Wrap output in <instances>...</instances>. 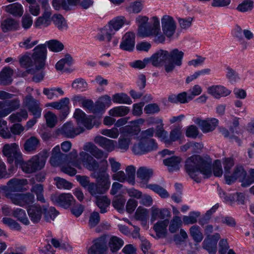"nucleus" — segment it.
<instances>
[{
  "label": "nucleus",
  "instance_id": "nucleus-1",
  "mask_svg": "<svg viewBox=\"0 0 254 254\" xmlns=\"http://www.w3.org/2000/svg\"><path fill=\"white\" fill-rule=\"evenodd\" d=\"M185 167L190 176L197 183L201 180L198 177L200 174L204 178L209 177L212 174L210 164L198 155L189 157L186 161Z\"/></svg>",
  "mask_w": 254,
  "mask_h": 254
},
{
  "label": "nucleus",
  "instance_id": "nucleus-2",
  "mask_svg": "<svg viewBox=\"0 0 254 254\" xmlns=\"http://www.w3.org/2000/svg\"><path fill=\"white\" fill-rule=\"evenodd\" d=\"M47 48L44 44L39 45L34 49V53L32 56V61L29 55H24L19 58L20 65L25 68H29L35 65L36 69L40 70L45 66V62L46 59Z\"/></svg>",
  "mask_w": 254,
  "mask_h": 254
},
{
  "label": "nucleus",
  "instance_id": "nucleus-3",
  "mask_svg": "<svg viewBox=\"0 0 254 254\" xmlns=\"http://www.w3.org/2000/svg\"><path fill=\"white\" fill-rule=\"evenodd\" d=\"M48 157L47 151L44 150L43 154L33 156L26 162H21L19 164L21 166L22 170L27 173H32L37 170L42 169L45 166L46 161Z\"/></svg>",
  "mask_w": 254,
  "mask_h": 254
},
{
  "label": "nucleus",
  "instance_id": "nucleus-4",
  "mask_svg": "<svg viewBox=\"0 0 254 254\" xmlns=\"http://www.w3.org/2000/svg\"><path fill=\"white\" fill-rule=\"evenodd\" d=\"M20 100L16 98L11 100L0 101V130L6 127L7 122L1 118L4 117L20 107Z\"/></svg>",
  "mask_w": 254,
  "mask_h": 254
},
{
  "label": "nucleus",
  "instance_id": "nucleus-5",
  "mask_svg": "<svg viewBox=\"0 0 254 254\" xmlns=\"http://www.w3.org/2000/svg\"><path fill=\"white\" fill-rule=\"evenodd\" d=\"M140 129L138 127H126L124 128V131L118 139V147L124 151H127L131 143L132 137L137 134Z\"/></svg>",
  "mask_w": 254,
  "mask_h": 254
},
{
  "label": "nucleus",
  "instance_id": "nucleus-6",
  "mask_svg": "<svg viewBox=\"0 0 254 254\" xmlns=\"http://www.w3.org/2000/svg\"><path fill=\"white\" fill-rule=\"evenodd\" d=\"M2 152L9 163H12L14 160L15 164L18 165L22 161V154L18 145L15 143L5 144L2 148Z\"/></svg>",
  "mask_w": 254,
  "mask_h": 254
},
{
  "label": "nucleus",
  "instance_id": "nucleus-7",
  "mask_svg": "<svg viewBox=\"0 0 254 254\" xmlns=\"http://www.w3.org/2000/svg\"><path fill=\"white\" fill-rule=\"evenodd\" d=\"M247 173L241 166H237L233 173L229 175H224L226 182L227 184L230 185L239 179L242 182V186L244 187L249 186L252 182L250 180L246 179Z\"/></svg>",
  "mask_w": 254,
  "mask_h": 254
},
{
  "label": "nucleus",
  "instance_id": "nucleus-8",
  "mask_svg": "<svg viewBox=\"0 0 254 254\" xmlns=\"http://www.w3.org/2000/svg\"><path fill=\"white\" fill-rule=\"evenodd\" d=\"M183 56L184 53L178 49H175L169 52V62L166 63L164 65L166 72H171L174 69L175 65L181 66Z\"/></svg>",
  "mask_w": 254,
  "mask_h": 254
},
{
  "label": "nucleus",
  "instance_id": "nucleus-9",
  "mask_svg": "<svg viewBox=\"0 0 254 254\" xmlns=\"http://www.w3.org/2000/svg\"><path fill=\"white\" fill-rule=\"evenodd\" d=\"M157 148V144L154 139H141L133 145L132 150L136 155H141L155 150Z\"/></svg>",
  "mask_w": 254,
  "mask_h": 254
},
{
  "label": "nucleus",
  "instance_id": "nucleus-10",
  "mask_svg": "<svg viewBox=\"0 0 254 254\" xmlns=\"http://www.w3.org/2000/svg\"><path fill=\"white\" fill-rule=\"evenodd\" d=\"M23 104L27 108L35 118H39L41 117L42 109L40 107V102L35 99L31 94L24 97L23 100Z\"/></svg>",
  "mask_w": 254,
  "mask_h": 254
},
{
  "label": "nucleus",
  "instance_id": "nucleus-11",
  "mask_svg": "<svg viewBox=\"0 0 254 254\" xmlns=\"http://www.w3.org/2000/svg\"><path fill=\"white\" fill-rule=\"evenodd\" d=\"M51 200L54 204L65 208L69 207L75 201L70 193L53 194L51 196Z\"/></svg>",
  "mask_w": 254,
  "mask_h": 254
},
{
  "label": "nucleus",
  "instance_id": "nucleus-12",
  "mask_svg": "<svg viewBox=\"0 0 254 254\" xmlns=\"http://www.w3.org/2000/svg\"><path fill=\"white\" fill-rule=\"evenodd\" d=\"M9 199L15 205L23 207L27 204L32 203L34 200V196L30 193H13Z\"/></svg>",
  "mask_w": 254,
  "mask_h": 254
},
{
  "label": "nucleus",
  "instance_id": "nucleus-13",
  "mask_svg": "<svg viewBox=\"0 0 254 254\" xmlns=\"http://www.w3.org/2000/svg\"><path fill=\"white\" fill-rule=\"evenodd\" d=\"M162 28L164 34L167 37H172L176 29L175 21L173 17L169 15H164L161 19Z\"/></svg>",
  "mask_w": 254,
  "mask_h": 254
},
{
  "label": "nucleus",
  "instance_id": "nucleus-14",
  "mask_svg": "<svg viewBox=\"0 0 254 254\" xmlns=\"http://www.w3.org/2000/svg\"><path fill=\"white\" fill-rule=\"evenodd\" d=\"M194 122L197 124L203 133L212 131L218 125V121L215 118L202 120L200 118L194 119Z\"/></svg>",
  "mask_w": 254,
  "mask_h": 254
},
{
  "label": "nucleus",
  "instance_id": "nucleus-15",
  "mask_svg": "<svg viewBox=\"0 0 254 254\" xmlns=\"http://www.w3.org/2000/svg\"><path fill=\"white\" fill-rule=\"evenodd\" d=\"M105 236H101L93 241V245L88 250V254H103L107 250Z\"/></svg>",
  "mask_w": 254,
  "mask_h": 254
},
{
  "label": "nucleus",
  "instance_id": "nucleus-16",
  "mask_svg": "<svg viewBox=\"0 0 254 254\" xmlns=\"http://www.w3.org/2000/svg\"><path fill=\"white\" fill-rule=\"evenodd\" d=\"M79 156L82 159V164L85 168L89 171H96L99 169L98 162L89 155L87 152L83 151L79 153Z\"/></svg>",
  "mask_w": 254,
  "mask_h": 254
},
{
  "label": "nucleus",
  "instance_id": "nucleus-17",
  "mask_svg": "<svg viewBox=\"0 0 254 254\" xmlns=\"http://www.w3.org/2000/svg\"><path fill=\"white\" fill-rule=\"evenodd\" d=\"M92 176L96 179V184L106 193L111 185L109 175L105 172H102L97 174L94 173Z\"/></svg>",
  "mask_w": 254,
  "mask_h": 254
},
{
  "label": "nucleus",
  "instance_id": "nucleus-18",
  "mask_svg": "<svg viewBox=\"0 0 254 254\" xmlns=\"http://www.w3.org/2000/svg\"><path fill=\"white\" fill-rule=\"evenodd\" d=\"M169 52L160 50L149 58L150 63L156 67L160 66L166 62L168 59Z\"/></svg>",
  "mask_w": 254,
  "mask_h": 254
},
{
  "label": "nucleus",
  "instance_id": "nucleus-19",
  "mask_svg": "<svg viewBox=\"0 0 254 254\" xmlns=\"http://www.w3.org/2000/svg\"><path fill=\"white\" fill-rule=\"evenodd\" d=\"M207 91L215 99L226 97L231 93V90L222 85H212L207 88Z\"/></svg>",
  "mask_w": 254,
  "mask_h": 254
},
{
  "label": "nucleus",
  "instance_id": "nucleus-20",
  "mask_svg": "<svg viewBox=\"0 0 254 254\" xmlns=\"http://www.w3.org/2000/svg\"><path fill=\"white\" fill-rule=\"evenodd\" d=\"M135 35L133 32H127L123 37L120 48L127 51H132L135 46Z\"/></svg>",
  "mask_w": 254,
  "mask_h": 254
},
{
  "label": "nucleus",
  "instance_id": "nucleus-21",
  "mask_svg": "<svg viewBox=\"0 0 254 254\" xmlns=\"http://www.w3.org/2000/svg\"><path fill=\"white\" fill-rule=\"evenodd\" d=\"M43 205L35 204L30 206L27 213L31 221L34 224L39 223L42 217Z\"/></svg>",
  "mask_w": 254,
  "mask_h": 254
},
{
  "label": "nucleus",
  "instance_id": "nucleus-22",
  "mask_svg": "<svg viewBox=\"0 0 254 254\" xmlns=\"http://www.w3.org/2000/svg\"><path fill=\"white\" fill-rule=\"evenodd\" d=\"M84 129L83 127H74L71 122H67L61 128V132L66 137L73 138L75 136L83 132Z\"/></svg>",
  "mask_w": 254,
  "mask_h": 254
},
{
  "label": "nucleus",
  "instance_id": "nucleus-23",
  "mask_svg": "<svg viewBox=\"0 0 254 254\" xmlns=\"http://www.w3.org/2000/svg\"><path fill=\"white\" fill-rule=\"evenodd\" d=\"M170 212L167 208L159 209L155 206L151 208L150 221L152 223L157 219L163 220L167 217H170Z\"/></svg>",
  "mask_w": 254,
  "mask_h": 254
},
{
  "label": "nucleus",
  "instance_id": "nucleus-24",
  "mask_svg": "<svg viewBox=\"0 0 254 254\" xmlns=\"http://www.w3.org/2000/svg\"><path fill=\"white\" fill-rule=\"evenodd\" d=\"M182 158L179 156H173L163 160L164 164L167 167L169 172L177 171L180 170Z\"/></svg>",
  "mask_w": 254,
  "mask_h": 254
},
{
  "label": "nucleus",
  "instance_id": "nucleus-25",
  "mask_svg": "<svg viewBox=\"0 0 254 254\" xmlns=\"http://www.w3.org/2000/svg\"><path fill=\"white\" fill-rule=\"evenodd\" d=\"M51 11H44L41 16L38 17L34 22L36 28L41 29L49 26L52 22Z\"/></svg>",
  "mask_w": 254,
  "mask_h": 254
},
{
  "label": "nucleus",
  "instance_id": "nucleus-26",
  "mask_svg": "<svg viewBox=\"0 0 254 254\" xmlns=\"http://www.w3.org/2000/svg\"><path fill=\"white\" fill-rule=\"evenodd\" d=\"M169 223L168 219L158 221L153 226V229L156 232V236L159 238H165L167 234V227Z\"/></svg>",
  "mask_w": 254,
  "mask_h": 254
},
{
  "label": "nucleus",
  "instance_id": "nucleus-27",
  "mask_svg": "<svg viewBox=\"0 0 254 254\" xmlns=\"http://www.w3.org/2000/svg\"><path fill=\"white\" fill-rule=\"evenodd\" d=\"M65 164L72 165L78 169H81L82 159L78 157L77 151L73 149L69 153L66 154Z\"/></svg>",
  "mask_w": 254,
  "mask_h": 254
},
{
  "label": "nucleus",
  "instance_id": "nucleus-28",
  "mask_svg": "<svg viewBox=\"0 0 254 254\" xmlns=\"http://www.w3.org/2000/svg\"><path fill=\"white\" fill-rule=\"evenodd\" d=\"M129 22L124 16H119L110 20L107 25L113 31L115 32L120 29L124 25L128 24Z\"/></svg>",
  "mask_w": 254,
  "mask_h": 254
},
{
  "label": "nucleus",
  "instance_id": "nucleus-29",
  "mask_svg": "<svg viewBox=\"0 0 254 254\" xmlns=\"http://www.w3.org/2000/svg\"><path fill=\"white\" fill-rule=\"evenodd\" d=\"M94 142L101 147L108 151H112L115 149L116 141L102 136H96L94 139Z\"/></svg>",
  "mask_w": 254,
  "mask_h": 254
},
{
  "label": "nucleus",
  "instance_id": "nucleus-30",
  "mask_svg": "<svg viewBox=\"0 0 254 254\" xmlns=\"http://www.w3.org/2000/svg\"><path fill=\"white\" fill-rule=\"evenodd\" d=\"M152 175L153 170L145 167L139 168L136 172L137 178L140 180L142 184L146 185Z\"/></svg>",
  "mask_w": 254,
  "mask_h": 254
},
{
  "label": "nucleus",
  "instance_id": "nucleus-31",
  "mask_svg": "<svg viewBox=\"0 0 254 254\" xmlns=\"http://www.w3.org/2000/svg\"><path fill=\"white\" fill-rule=\"evenodd\" d=\"M83 149L84 152H89L97 159H101L104 157H107V156L105 155L103 151L99 149L95 144L91 142L86 143L84 145Z\"/></svg>",
  "mask_w": 254,
  "mask_h": 254
},
{
  "label": "nucleus",
  "instance_id": "nucleus-32",
  "mask_svg": "<svg viewBox=\"0 0 254 254\" xmlns=\"http://www.w3.org/2000/svg\"><path fill=\"white\" fill-rule=\"evenodd\" d=\"M27 184L25 179H18L13 178L7 182V185L10 186L11 193L20 192L23 190V187Z\"/></svg>",
  "mask_w": 254,
  "mask_h": 254
},
{
  "label": "nucleus",
  "instance_id": "nucleus-33",
  "mask_svg": "<svg viewBox=\"0 0 254 254\" xmlns=\"http://www.w3.org/2000/svg\"><path fill=\"white\" fill-rule=\"evenodd\" d=\"M19 24L17 21L11 18H7L1 21L0 28L2 32L5 33L14 31L18 28Z\"/></svg>",
  "mask_w": 254,
  "mask_h": 254
},
{
  "label": "nucleus",
  "instance_id": "nucleus-34",
  "mask_svg": "<svg viewBox=\"0 0 254 254\" xmlns=\"http://www.w3.org/2000/svg\"><path fill=\"white\" fill-rule=\"evenodd\" d=\"M192 99L193 97L191 96H187V92H183L178 95L172 94L170 95L168 97V101L172 103L185 104Z\"/></svg>",
  "mask_w": 254,
  "mask_h": 254
},
{
  "label": "nucleus",
  "instance_id": "nucleus-35",
  "mask_svg": "<svg viewBox=\"0 0 254 254\" xmlns=\"http://www.w3.org/2000/svg\"><path fill=\"white\" fill-rule=\"evenodd\" d=\"M235 36L240 41H243L244 37L247 40H251L254 38L253 32L249 29H242L240 26H237Z\"/></svg>",
  "mask_w": 254,
  "mask_h": 254
},
{
  "label": "nucleus",
  "instance_id": "nucleus-36",
  "mask_svg": "<svg viewBox=\"0 0 254 254\" xmlns=\"http://www.w3.org/2000/svg\"><path fill=\"white\" fill-rule=\"evenodd\" d=\"M157 123H160V125L156 127L155 135L163 141L165 144L170 145V140L168 137V132L164 129L162 120L159 119Z\"/></svg>",
  "mask_w": 254,
  "mask_h": 254
},
{
  "label": "nucleus",
  "instance_id": "nucleus-37",
  "mask_svg": "<svg viewBox=\"0 0 254 254\" xmlns=\"http://www.w3.org/2000/svg\"><path fill=\"white\" fill-rule=\"evenodd\" d=\"M58 213L55 207L43 205V214L46 222H51L53 221Z\"/></svg>",
  "mask_w": 254,
  "mask_h": 254
},
{
  "label": "nucleus",
  "instance_id": "nucleus-38",
  "mask_svg": "<svg viewBox=\"0 0 254 254\" xmlns=\"http://www.w3.org/2000/svg\"><path fill=\"white\" fill-rule=\"evenodd\" d=\"M40 146V140L35 136H32L27 139L24 144V150L28 152L35 151Z\"/></svg>",
  "mask_w": 254,
  "mask_h": 254
},
{
  "label": "nucleus",
  "instance_id": "nucleus-39",
  "mask_svg": "<svg viewBox=\"0 0 254 254\" xmlns=\"http://www.w3.org/2000/svg\"><path fill=\"white\" fill-rule=\"evenodd\" d=\"M115 34V32L106 25L102 28L97 35V39L100 41H106L109 42L111 41L112 36Z\"/></svg>",
  "mask_w": 254,
  "mask_h": 254
},
{
  "label": "nucleus",
  "instance_id": "nucleus-40",
  "mask_svg": "<svg viewBox=\"0 0 254 254\" xmlns=\"http://www.w3.org/2000/svg\"><path fill=\"white\" fill-rule=\"evenodd\" d=\"M13 70L8 67H4L0 72V84L7 85L12 81Z\"/></svg>",
  "mask_w": 254,
  "mask_h": 254
},
{
  "label": "nucleus",
  "instance_id": "nucleus-41",
  "mask_svg": "<svg viewBox=\"0 0 254 254\" xmlns=\"http://www.w3.org/2000/svg\"><path fill=\"white\" fill-rule=\"evenodd\" d=\"M12 216L25 225H28L30 223L25 211L21 208H18L13 210Z\"/></svg>",
  "mask_w": 254,
  "mask_h": 254
},
{
  "label": "nucleus",
  "instance_id": "nucleus-42",
  "mask_svg": "<svg viewBox=\"0 0 254 254\" xmlns=\"http://www.w3.org/2000/svg\"><path fill=\"white\" fill-rule=\"evenodd\" d=\"M96 203L100 209L101 213H105L107 211V208L111 203V200L107 196H100L96 198Z\"/></svg>",
  "mask_w": 254,
  "mask_h": 254
},
{
  "label": "nucleus",
  "instance_id": "nucleus-43",
  "mask_svg": "<svg viewBox=\"0 0 254 254\" xmlns=\"http://www.w3.org/2000/svg\"><path fill=\"white\" fill-rule=\"evenodd\" d=\"M5 10L14 16H21L23 12L22 5L18 3H14L5 7Z\"/></svg>",
  "mask_w": 254,
  "mask_h": 254
},
{
  "label": "nucleus",
  "instance_id": "nucleus-44",
  "mask_svg": "<svg viewBox=\"0 0 254 254\" xmlns=\"http://www.w3.org/2000/svg\"><path fill=\"white\" fill-rule=\"evenodd\" d=\"M114 103L118 104H131L132 101L129 97L125 93H119L115 94L112 96Z\"/></svg>",
  "mask_w": 254,
  "mask_h": 254
},
{
  "label": "nucleus",
  "instance_id": "nucleus-45",
  "mask_svg": "<svg viewBox=\"0 0 254 254\" xmlns=\"http://www.w3.org/2000/svg\"><path fill=\"white\" fill-rule=\"evenodd\" d=\"M129 112V109L126 106H118L111 109L109 114L113 117H123L127 115Z\"/></svg>",
  "mask_w": 254,
  "mask_h": 254
},
{
  "label": "nucleus",
  "instance_id": "nucleus-46",
  "mask_svg": "<svg viewBox=\"0 0 254 254\" xmlns=\"http://www.w3.org/2000/svg\"><path fill=\"white\" fill-rule=\"evenodd\" d=\"M52 19L55 25L59 30H63L67 28L66 21L61 14H55L52 16Z\"/></svg>",
  "mask_w": 254,
  "mask_h": 254
},
{
  "label": "nucleus",
  "instance_id": "nucleus-47",
  "mask_svg": "<svg viewBox=\"0 0 254 254\" xmlns=\"http://www.w3.org/2000/svg\"><path fill=\"white\" fill-rule=\"evenodd\" d=\"M28 118V113L25 109H21L19 112L11 114L9 117V121L12 123L20 122L23 119Z\"/></svg>",
  "mask_w": 254,
  "mask_h": 254
},
{
  "label": "nucleus",
  "instance_id": "nucleus-48",
  "mask_svg": "<svg viewBox=\"0 0 254 254\" xmlns=\"http://www.w3.org/2000/svg\"><path fill=\"white\" fill-rule=\"evenodd\" d=\"M254 7V1L252 0H244L239 3L236 9L240 12H247L251 11Z\"/></svg>",
  "mask_w": 254,
  "mask_h": 254
},
{
  "label": "nucleus",
  "instance_id": "nucleus-49",
  "mask_svg": "<svg viewBox=\"0 0 254 254\" xmlns=\"http://www.w3.org/2000/svg\"><path fill=\"white\" fill-rule=\"evenodd\" d=\"M202 247L206 250L210 254H215L216 252L217 244L213 242L207 236L203 242Z\"/></svg>",
  "mask_w": 254,
  "mask_h": 254
},
{
  "label": "nucleus",
  "instance_id": "nucleus-50",
  "mask_svg": "<svg viewBox=\"0 0 254 254\" xmlns=\"http://www.w3.org/2000/svg\"><path fill=\"white\" fill-rule=\"evenodd\" d=\"M123 245L124 241L116 236L112 237L109 242V246L113 252L119 250Z\"/></svg>",
  "mask_w": 254,
  "mask_h": 254
},
{
  "label": "nucleus",
  "instance_id": "nucleus-51",
  "mask_svg": "<svg viewBox=\"0 0 254 254\" xmlns=\"http://www.w3.org/2000/svg\"><path fill=\"white\" fill-rule=\"evenodd\" d=\"M190 233L194 241L200 242L202 240L203 236L198 226L194 225L191 226L190 229Z\"/></svg>",
  "mask_w": 254,
  "mask_h": 254
},
{
  "label": "nucleus",
  "instance_id": "nucleus-52",
  "mask_svg": "<svg viewBox=\"0 0 254 254\" xmlns=\"http://www.w3.org/2000/svg\"><path fill=\"white\" fill-rule=\"evenodd\" d=\"M66 154L62 153L60 155L51 156L50 163L54 167L62 166L65 164Z\"/></svg>",
  "mask_w": 254,
  "mask_h": 254
},
{
  "label": "nucleus",
  "instance_id": "nucleus-53",
  "mask_svg": "<svg viewBox=\"0 0 254 254\" xmlns=\"http://www.w3.org/2000/svg\"><path fill=\"white\" fill-rule=\"evenodd\" d=\"M31 191L34 193L37 196L38 201L45 203L46 202L43 192L44 191L43 186L41 184H36L32 187Z\"/></svg>",
  "mask_w": 254,
  "mask_h": 254
},
{
  "label": "nucleus",
  "instance_id": "nucleus-54",
  "mask_svg": "<svg viewBox=\"0 0 254 254\" xmlns=\"http://www.w3.org/2000/svg\"><path fill=\"white\" fill-rule=\"evenodd\" d=\"M87 190L95 198L100 196V195L105 193L96 183L93 182L88 186Z\"/></svg>",
  "mask_w": 254,
  "mask_h": 254
},
{
  "label": "nucleus",
  "instance_id": "nucleus-55",
  "mask_svg": "<svg viewBox=\"0 0 254 254\" xmlns=\"http://www.w3.org/2000/svg\"><path fill=\"white\" fill-rule=\"evenodd\" d=\"M146 188L153 190L154 192L158 193L161 197L166 198L169 195L166 190L158 185L149 184L146 185Z\"/></svg>",
  "mask_w": 254,
  "mask_h": 254
},
{
  "label": "nucleus",
  "instance_id": "nucleus-56",
  "mask_svg": "<svg viewBox=\"0 0 254 254\" xmlns=\"http://www.w3.org/2000/svg\"><path fill=\"white\" fill-rule=\"evenodd\" d=\"M134 218L137 220L146 222L148 218V211L146 208L142 207H138L135 213Z\"/></svg>",
  "mask_w": 254,
  "mask_h": 254
},
{
  "label": "nucleus",
  "instance_id": "nucleus-57",
  "mask_svg": "<svg viewBox=\"0 0 254 254\" xmlns=\"http://www.w3.org/2000/svg\"><path fill=\"white\" fill-rule=\"evenodd\" d=\"M69 104V99L67 98H64L61 99L59 102H54L48 103L46 105L47 107H51L56 109H61L67 108Z\"/></svg>",
  "mask_w": 254,
  "mask_h": 254
},
{
  "label": "nucleus",
  "instance_id": "nucleus-58",
  "mask_svg": "<svg viewBox=\"0 0 254 254\" xmlns=\"http://www.w3.org/2000/svg\"><path fill=\"white\" fill-rule=\"evenodd\" d=\"M54 180L56 186L59 189L69 190L72 187V184L71 183L64 179L60 177H56Z\"/></svg>",
  "mask_w": 254,
  "mask_h": 254
},
{
  "label": "nucleus",
  "instance_id": "nucleus-59",
  "mask_svg": "<svg viewBox=\"0 0 254 254\" xmlns=\"http://www.w3.org/2000/svg\"><path fill=\"white\" fill-rule=\"evenodd\" d=\"M200 213L197 212H191L188 216H184L183 218V222L186 225L195 223Z\"/></svg>",
  "mask_w": 254,
  "mask_h": 254
},
{
  "label": "nucleus",
  "instance_id": "nucleus-60",
  "mask_svg": "<svg viewBox=\"0 0 254 254\" xmlns=\"http://www.w3.org/2000/svg\"><path fill=\"white\" fill-rule=\"evenodd\" d=\"M153 29L151 28L150 24L142 26L138 28L137 35L141 37H147L151 36Z\"/></svg>",
  "mask_w": 254,
  "mask_h": 254
},
{
  "label": "nucleus",
  "instance_id": "nucleus-61",
  "mask_svg": "<svg viewBox=\"0 0 254 254\" xmlns=\"http://www.w3.org/2000/svg\"><path fill=\"white\" fill-rule=\"evenodd\" d=\"M126 172L127 177V182L133 185L135 184V168L132 165L126 167Z\"/></svg>",
  "mask_w": 254,
  "mask_h": 254
},
{
  "label": "nucleus",
  "instance_id": "nucleus-62",
  "mask_svg": "<svg viewBox=\"0 0 254 254\" xmlns=\"http://www.w3.org/2000/svg\"><path fill=\"white\" fill-rule=\"evenodd\" d=\"M182 221L181 218L179 216H175L171 221L169 230L172 233H175L181 226Z\"/></svg>",
  "mask_w": 254,
  "mask_h": 254
},
{
  "label": "nucleus",
  "instance_id": "nucleus-63",
  "mask_svg": "<svg viewBox=\"0 0 254 254\" xmlns=\"http://www.w3.org/2000/svg\"><path fill=\"white\" fill-rule=\"evenodd\" d=\"M142 9V4L139 1H135L126 7V10L130 13H137Z\"/></svg>",
  "mask_w": 254,
  "mask_h": 254
},
{
  "label": "nucleus",
  "instance_id": "nucleus-64",
  "mask_svg": "<svg viewBox=\"0 0 254 254\" xmlns=\"http://www.w3.org/2000/svg\"><path fill=\"white\" fill-rule=\"evenodd\" d=\"M49 48L55 52H59L64 49L63 44L56 40H52L48 42Z\"/></svg>",
  "mask_w": 254,
  "mask_h": 254
}]
</instances>
